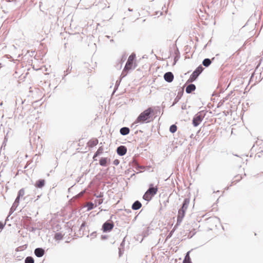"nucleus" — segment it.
<instances>
[{"instance_id":"obj_1","label":"nucleus","mask_w":263,"mask_h":263,"mask_svg":"<svg viewBox=\"0 0 263 263\" xmlns=\"http://www.w3.org/2000/svg\"><path fill=\"white\" fill-rule=\"evenodd\" d=\"M154 109L152 107H148L142 111L137 117L135 123H148L153 121Z\"/></svg>"},{"instance_id":"obj_2","label":"nucleus","mask_w":263,"mask_h":263,"mask_svg":"<svg viewBox=\"0 0 263 263\" xmlns=\"http://www.w3.org/2000/svg\"><path fill=\"white\" fill-rule=\"evenodd\" d=\"M220 224V220L216 217H210L206 220V227L209 230H215Z\"/></svg>"},{"instance_id":"obj_3","label":"nucleus","mask_w":263,"mask_h":263,"mask_svg":"<svg viewBox=\"0 0 263 263\" xmlns=\"http://www.w3.org/2000/svg\"><path fill=\"white\" fill-rule=\"evenodd\" d=\"M158 192V187H154L152 184H150L149 189L145 193L143 198L146 201H149Z\"/></svg>"},{"instance_id":"obj_4","label":"nucleus","mask_w":263,"mask_h":263,"mask_svg":"<svg viewBox=\"0 0 263 263\" xmlns=\"http://www.w3.org/2000/svg\"><path fill=\"white\" fill-rule=\"evenodd\" d=\"M136 58V55L135 53L131 54L127 60L125 67L123 70V72L128 71L131 69L133 67H136V63L134 61Z\"/></svg>"},{"instance_id":"obj_5","label":"nucleus","mask_w":263,"mask_h":263,"mask_svg":"<svg viewBox=\"0 0 263 263\" xmlns=\"http://www.w3.org/2000/svg\"><path fill=\"white\" fill-rule=\"evenodd\" d=\"M203 68L201 66H198L196 69L193 72V73L190 76L189 79L188 80V82H192L194 81L196 78L198 77V76L201 73Z\"/></svg>"},{"instance_id":"obj_6","label":"nucleus","mask_w":263,"mask_h":263,"mask_svg":"<svg viewBox=\"0 0 263 263\" xmlns=\"http://www.w3.org/2000/svg\"><path fill=\"white\" fill-rule=\"evenodd\" d=\"M204 116H202L200 112L196 114L193 118V124L195 127L197 126L202 121Z\"/></svg>"},{"instance_id":"obj_7","label":"nucleus","mask_w":263,"mask_h":263,"mask_svg":"<svg viewBox=\"0 0 263 263\" xmlns=\"http://www.w3.org/2000/svg\"><path fill=\"white\" fill-rule=\"evenodd\" d=\"M185 211L180 209L178 211L177 219V225H179L182 222L185 213Z\"/></svg>"},{"instance_id":"obj_8","label":"nucleus","mask_w":263,"mask_h":263,"mask_svg":"<svg viewBox=\"0 0 263 263\" xmlns=\"http://www.w3.org/2000/svg\"><path fill=\"white\" fill-rule=\"evenodd\" d=\"M114 228L113 222H105L102 227V229L104 232L110 231Z\"/></svg>"},{"instance_id":"obj_9","label":"nucleus","mask_w":263,"mask_h":263,"mask_svg":"<svg viewBox=\"0 0 263 263\" xmlns=\"http://www.w3.org/2000/svg\"><path fill=\"white\" fill-rule=\"evenodd\" d=\"M164 78L168 82H172L174 79V75L171 72H168L164 74Z\"/></svg>"},{"instance_id":"obj_10","label":"nucleus","mask_w":263,"mask_h":263,"mask_svg":"<svg viewBox=\"0 0 263 263\" xmlns=\"http://www.w3.org/2000/svg\"><path fill=\"white\" fill-rule=\"evenodd\" d=\"M99 141L96 138H92L90 139L88 142H87V146L89 147L92 148L95 146H96L98 144Z\"/></svg>"},{"instance_id":"obj_11","label":"nucleus","mask_w":263,"mask_h":263,"mask_svg":"<svg viewBox=\"0 0 263 263\" xmlns=\"http://www.w3.org/2000/svg\"><path fill=\"white\" fill-rule=\"evenodd\" d=\"M117 152L119 155L123 156L126 153L127 149L124 146H120L118 147Z\"/></svg>"},{"instance_id":"obj_12","label":"nucleus","mask_w":263,"mask_h":263,"mask_svg":"<svg viewBox=\"0 0 263 263\" xmlns=\"http://www.w3.org/2000/svg\"><path fill=\"white\" fill-rule=\"evenodd\" d=\"M34 254L37 257H41L44 255L45 251L42 248H36L34 250Z\"/></svg>"},{"instance_id":"obj_13","label":"nucleus","mask_w":263,"mask_h":263,"mask_svg":"<svg viewBox=\"0 0 263 263\" xmlns=\"http://www.w3.org/2000/svg\"><path fill=\"white\" fill-rule=\"evenodd\" d=\"M45 184V180L44 179H40L35 182V186L37 188H42Z\"/></svg>"},{"instance_id":"obj_14","label":"nucleus","mask_w":263,"mask_h":263,"mask_svg":"<svg viewBox=\"0 0 263 263\" xmlns=\"http://www.w3.org/2000/svg\"><path fill=\"white\" fill-rule=\"evenodd\" d=\"M190 200L189 198H185L184 201L181 209L186 211L190 204Z\"/></svg>"},{"instance_id":"obj_15","label":"nucleus","mask_w":263,"mask_h":263,"mask_svg":"<svg viewBox=\"0 0 263 263\" xmlns=\"http://www.w3.org/2000/svg\"><path fill=\"white\" fill-rule=\"evenodd\" d=\"M195 89L196 86L194 84H190L186 87L185 91L187 93H190L193 91H194Z\"/></svg>"},{"instance_id":"obj_16","label":"nucleus","mask_w":263,"mask_h":263,"mask_svg":"<svg viewBox=\"0 0 263 263\" xmlns=\"http://www.w3.org/2000/svg\"><path fill=\"white\" fill-rule=\"evenodd\" d=\"M141 206V203L139 201H136L132 205V209L134 210H137L140 209Z\"/></svg>"},{"instance_id":"obj_17","label":"nucleus","mask_w":263,"mask_h":263,"mask_svg":"<svg viewBox=\"0 0 263 263\" xmlns=\"http://www.w3.org/2000/svg\"><path fill=\"white\" fill-rule=\"evenodd\" d=\"M129 129L128 127H122L120 129V132L122 135H126L129 133Z\"/></svg>"},{"instance_id":"obj_18","label":"nucleus","mask_w":263,"mask_h":263,"mask_svg":"<svg viewBox=\"0 0 263 263\" xmlns=\"http://www.w3.org/2000/svg\"><path fill=\"white\" fill-rule=\"evenodd\" d=\"M25 195V190L24 189H21L18 193V196L16 199V201H18L20 198L23 197Z\"/></svg>"},{"instance_id":"obj_19","label":"nucleus","mask_w":263,"mask_h":263,"mask_svg":"<svg viewBox=\"0 0 263 263\" xmlns=\"http://www.w3.org/2000/svg\"><path fill=\"white\" fill-rule=\"evenodd\" d=\"M107 159L106 158H102L100 160V164L102 166H105L107 163Z\"/></svg>"},{"instance_id":"obj_20","label":"nucleus","mask_w":263,"mask_h":263,"mask_svg":"<svg viewBox=\"0 0 263 263\" xmlns=\"http://www.w3.org/2000/svg\"><path fill=\"white\" fill-rule=\"evenodd\" d=\"M103 148L102 147H100L97 151L96 152V153H95L93 158L95 159V158L98 156H99V155H100L101 154H102L103 153Z\"/></svg>"},{"instance_id":"obj_21","label":"nucleus","mask_w":263,"mask_h":263,"mask_svg":"<svg viewBox=\"0 0 263 263\" xmlns=\"http://www.w3.org/2000/svg\"><path fill=\"white\" fill-rule=\"evenodd\" d=\"M189 253H190V252H188L186 253L183 262L191 263V258H190V257L189 255Z\"/></svg>"},{"instance_id":"obj_22","label":"nucleus","mask_w":263,"mask_h":263,"mask_svg":"<svg viewBox=\"0 0 263 263\" xmlns=\"http://www.w3.org/2000/svg\"><path fill=\"white\" fill-rule=\"evenodd\" d=\"M211 63V61L209 59H204L202 62L203 65L205 67L209 66Z\"/></svg>"},{"instance_id":"obj_23","label":"nucleus","mask_w":263,"mask_h":263,"mask_svg":"<svg viewBox=\"0 0 263 263\" xmlns=\"http://www.w3.org/2000/svg\"><path fill=\"white\" fill-rule=\"evenodd\" d=\"M25 263H34V259L32 257L28 256L26 258V259L25 260Z\"/></svg>"},{"instance_id":"obj_24","label":"nucleus","mask_w":263,"mask_h":263,"mask_svg":"<svg viewBox=\"0 0 263 263\" xmlns=\"http://www.w3.org/2000/svg\"><path fill=\"white\" fill-rule=\"evenodd\" d=\"M177 129V127L175 125H171L170 128V130L172 133H174L175 132H176Z\"/></svg>"},{"instance_id":"obj_25","label":"nucleus","mask_w":263,"mask_h":263,"mask_svg":"<svg viewBox=\"0 0 263 263\" xmlns=\"http://www.w3.org/2000/svg\"><path fill=\"white\" fill-rule=\"evenodd\" d=\"M63 238V235L61 233H56L54 236V238L56 240H61Z\"/></svg>"},{"instance_id":"obj_26","label":"nucleus","mask_w":263,"mask_h":263,"mask_svg":"<svg viewBox=\"0 0 263 263\" xmlns=\"http://www.w3.org/2000/svg\"><path fill=\"white\" fill-rule=\"evenodd\" d=\"M87 210L89 211L93 208V204L92 202H88L86 204Z\"/></svg>"},{"instance_id":"obj_27","label":"nucleus","mask_w":263,"mask_h":263,"mask_svg":"<svg viewBox=\"0 0 263 263\" xmlns=\"http://www.w3.org/2000/svg\"><path fill=\"white\" fill-rule=\"evenodd\" d=\"M258 146H259V149L260 150V152H263V141H259Z\"/></svg>"},{"instance_id":"obj_28","label":"nucleus","mask_w":263,"mask_h":263,"mask_svg":"<svg viewBox=\"0 0 263 263\" xmlns=\"http://www.w3.org/2000/svg\"><path fill=\"white\" fill-rule=\"evenodd\" d=\"M175 231V229H173L171 232H170V233L168 234V235L167 236V238H170L172 236V234H173V233Z\"/></svg>"},{"instance_id":"obj_29","label":"nucleus","mask_w":263,"mask_h":263,"mask_svg":"<svg viewBox=\"0 0 263 263\" xmlns=\"http://www.w3.org/2000/svg\"><path fill=\"white\" fill-rule=\"evenodd\" d=\"M5 224H4L3 222H0V230H2L3 228L4 227Z\"/></svg>"},{"instance_id":"obj_30","label":"nucleus","mask_w":263,"mask_h":263,"mask_svg":"<svg viewBox=\"0 0 263 263\" xmlns=\"http://www.w3.org/2000/svg\"><path fill=\"white\" fill-rule=\"evenodd\" d=\"M239 178H240L238 179V180L233 181L232 183L233 184H236L237 183V182L238 181H239L241 179V177H240Z\"/></svg>"},{"instance_id":"obj_31","label":"nucleus","mask_w":263,"mask_h":263,"mask_svg":"<svg viewBox=\"0 0 263 263\" xmlns=\"http://www.w3.org/2000/svg\"><path fill=\"white\" fill-rule=\"evenodd\" d=\"M102 202H103V200L102 199H99V200L98 201L99 204H101Z\"/></svg>"}]
</instances>
